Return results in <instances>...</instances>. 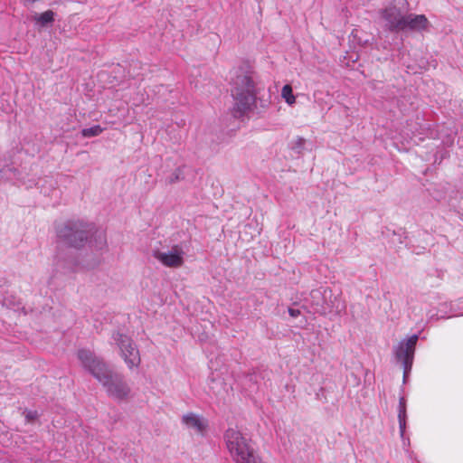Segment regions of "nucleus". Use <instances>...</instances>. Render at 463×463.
Listing matches in <instances>:
<instances>
[{
	"label": "nucleus",
	"mask_w": 463,
	"mask_h": 463,
	"mask_svg": "<svg viewBox=\"0 0 463 463\" xmlns=\"http://www.w3.org/2000/svg\"><path fill=\"white\" fill-rule=\"evenodd\" d=\"M281 96L288 105L295 103L296 99L293 95V90L290 85H285L281 90Z\"/></svg>",
	"instance_id": "dca6fc26"
},
{
	"label": "nucleus",
	"mask_w": 463,
	"mask_h": 463,
	"mask_svg": "<svg viewBox=\"0 0 463 463\" xmlns=\"http://www.w3.org/2000/svg\"><path fill=\"white\" fill-rule=\"evenodd\" d=\"M23 414L24 415L27 422H32L39 417L37 411L24 410Z\"/></svg>",
	"instance_id": "f3484780"
},
{
	"label": "nucleus",
	"mask_w": 463,
	"mask_h": 463,
	"mask_svg": "<svg viewBox=\"0 0 463 463\" xmlns=\"http://www.w3.org/2000/svg\"><path fill=\"white\" fill-rule=\"evenodd\" d=\"M90 246L95 250H102L107 245L106 234L103 231L93 230L90 232L88 241Z\"/></svg>",
	"instance_id": "9b49d317"
},
{
	"label": "nucleus",
	"mask_w": 463,
	"mask_h": 463,
	"mask_svg": "<svg viewBox=\"0 0 463 463\" xmlns=\"http://www.w3.org/2000/svg\"><path fill=\"white\" fill-rule=\"evenodd\" d=\"M105 388L108 395L114 400H127L131 393V388L123 374L111 368L99 381Z\"/></svg>",
	"instance_id": "20e7f679"
},
{
	"label": "nucleus",
	"mask_w": 463,
	"mask_h": 463,
	"mask_svg": "<svg viewBox=\"0 0 463 463\" xmlns=\"http://www.w3.org/2000/svg\"><path fill=\"white\" fill-rule=\"evenodd\" d=\"M404 25H402V32L413 31L421 32L426 30L430 24L427 17L424 14H415L406 13L404 18Z\"/></svg>",
	"instance_id": "1a4fd4ad"
},
{
	"label": "nucleus",
	"mask_w": 463,
	"mask_h": 463,
	"mask_svg": "<svg viewBox=\"0 0 463 463\" xmlns=\"http://www.w3.org/2000/svg\"><path fill=\"white\" fill-rule=\"evenodd\" d=\"M112 339L119 348L120 355L128 368L130 370L137 368L140 365L141 358L136 343L128 335L120 332L114 333Z\"/></svg>",
	"instance_id": "39448f33"
},
{
	"label": "nucleus",
	"mask_w": 463,
	"mask_h": 463,
	"mask_svg": "<svg viewBox=\"0 0 463 463\" xmlns=\"http://www.w3.org/2000/svg\"><path fill=\"white\" fill-rule=\"evenodd\" d=\"M92 225L82 221H67L57 227L58 241L69 247L80 249L89 240Z\"/></svg>",
	"instance_id": "f03ea898"
},
{
	"label": "nucleus",
	"mask_w": 463,
	"mask_h": 463,
	"mask_svg": "<svg viewBox=\"0 0 463 463\" xmlns=\"http://www.w3.org/2000/svg\"><path fill=\"white\" fill-rule=\"evenodd\" d=\"M152 255L161 264L168 268H180L184 262V251L179 245L172 246L167 251L155 250Z\"/></svg>",
	"instance_id": "6e6552de"
},
{
	"label": "nucleus",
	"mask_w": 463,
	"mask_h": 463,
	"mask_svg": "<svg viewBox=\"0 0 463 463\" xmlns=\"http://www.w3.org/2000/svg\"><path fill=\"white\" fill-rule=\"evenodd\" d=\"M41 193L44 194L45 195L50 194V193L44 188L43 184L41 186Z\"/></svg>",
	"instance_id": "4be33fe9"
},
{
	"label": "nucleus",
	"mask_w": 463,
	"mask_h": 463,
	"mask_svg": "<svg viewBox=\"0 0 463 463\" xmlns=\"http://www.w3.org/2000/svg\"><path fill=\"white\" fill-rule=\"evenodd\" d=\"M23 1H24V5H26L33 4L37 0H23Z\"/></svg>",
	"instance_id": "5701e85b"
},
{
	"label": "nucleus",
	"mask_w": 463,
	"mask_h": 463,
	"mask_svg": "<svg viewBox=\"0 0 463 463\" xmlns=\"http://www.w3.org/2000/svg\"><path fill=\"white\" fill-rule=\"evenodd\" d=\"M447 307V305H446V304H442V305L440 306V307Z\"/></svg>",
	"instance_id": "a878e982"
},
{
	"label": "nucleus",
	"mask_w": 463,
	"mask_h": 463,
	"mask_svg": "<svg viewBox=\"0 0 463 463\" xmlns=\"http://www.w3.org/2000/svg\"><path fill=\"white\" fill-rule=\"evenodd\" d=\"M34 20L44 26L54 20V13L52 10L45 11L41 14H36Z\"/></svg>",
	"instance_id": "4468645a"
},
{
	"label": "nucleus",
	"mask_w": 463,
	"mask_h": 463,
	"mask_svg": "<svg viewBox=\"0 0 463 463\" xmlns=\"http://www.w3.org/2000/svg\"><path fill=\"white\" fill-rule=\"evenodd\" d=\"M182 422L189 429L194 430L199 434H203L208 427V421L202 416L189 412L182 417Z\"/></svg>",
	"instance_id": "9d476101"
},
{
	"label": "nucleus",
	"mask_w": 463,
	"mask_h": 463,
	"mask_svg": "<svg viewBox=\"0 0 463 463\" xmlns=\"http://www.w3.org/2000/svg\"><path fill=\"white\" fill-rule=\"evenodd\" d=\"M103 132V128L99 125H95L90 128H83L81 135L84 137H92L100 135Z\"/></svg>",
	"instance_id": "2eb2a0df"
},
{
	"label": "nucleus",
	"mask_w": 463,
	"mask_h": 463,
	"mask_svg": "<svg viewBox=\"0 0 463 463\" xmlns=\"http://www.w3.org/2000/svg\"><path fill=\"white\" fill-rule=\"evenodd\" d=\"M418 340L419 335L417 334H414L411 335L409 338L402 340L394 347L395 358L397 359L398 362L402 364L403 368L404 381L411 373L414 359L415 347Z\"/></svg>",
	"instance_id": "0eeeda50"
},
{
	"label": "nucleus",
	"mask_w": 463,
	"mask_h": 463,
	"mask_svg": "<svg viewBox=\"0 0 463 463\" xmlns=\"http://www.w3.org/2000/svg\"><path fill=\"white\" fill-rule=\"evenodd\" d=\"M306 140L302 137H298L296 140L294 146H292V149L295 150L297 153L300 154L302 149L304 148Z\"/></svg>",
	"instance_id": "6ab92c4d"
},
{
	"label": "nucleus",
	"mask_w": 463,
	"mask_h": 463,
	"mask_svg": "<svg viewBox=\"0 0 463 463\" xmlns=\"http://www.w3.org/2000/svg\"><path fill=\"white\" fill-rule=\"evenodd\" d=\"M393 235H398V237H399V239H398V240H399V242H400V243H402V242H403V241H402V234H401V233H397L396 232H393Z\"/></svg>",
	"instance_id": "b1692460"
},
{
	"label": "nucleus",
	"mask_w": 463,
	"mask_h": 463,
	"mask_svg": "<svg viewBox=\"0 0 463 463\" xmlns=\"http://www.w3.org/2000/svg\"><path fill=\"white\" fill-rule=\"evenodd\" d=\"M231 84L234 101L232 113L235 118H241L252 111L256 108L257 100L263 109L269 106V100L258 98L261 87L256 72L249 65L241 66L234 71Z\"/></svg>",
	"instance_id": "f257e3e1"
},
{
	"label": "nucleus",
	"mask_w": 463,
	"mask_h": 463,
	"mask_svg": "<svg viewBox=\"0 0 463 463\" xmlns=\"http://www.w3.org/2000/svg\"><path fill=\"white\" fill-rule=\"evenodd\" d=\"M408 10L409 4L407 0H392L388 5L381 9L379 14L381 19L384 22L385 30L391 33L402 32Z\"/></svg>",
	"instance_id": "7ed1b4c3"
},
{
	"label": "nucleus",
	"mask_w": 463,
	"mask_h": 463,
	"mask_svg": "<svg viewBox=\"0 0 463 463\" xmlns=\"http://www.w3.org/2000/svg\"><path fill=\"white\" fill-rule=\"evenodd\" d=\"M181 171L180 169L175 170L167 178L166 183L172 184L180 180Z\"/></svg>",
	"instance_id": "a211bd4d"
},
{
	"label": "nucleus",
	"mask_w": 463,
	"mask_h": 463,
	"mask_svg": "<svg viewBox=\"0 0 463 463\" xmlns=\"http://www.w3.org/2000/svg\"><path fill=\"white\" fill-rule=\"evenodd\" d=\"M310 298L312 305L314 307V312L325 313V307H323V295L320 289H314L310 292Z\"/></svg>",
	"instance_id": "ddd939ff"
},
{
	"label": "nucleus",
	"mask_w": 463,
	"mask_h": 463,
	"mask_svg": "<svg viewBox=\"0 0 463 463\" xmlns=\"http://www.w3.org/2000/svg\"><path fill=\"white\" fill-rule=\"evenodd\" d=\"M253 377H254L253 375H250L248 378H249L250 381H252Z\"/></svg>",
	"instance_id": "393cba45"
},
{
	"label": "nucleus",
	"mask_w": 463,
	"mask_h": 463,
	"mask_svg": "<svg viewBox=\"0 0 463 463\" xmlns=\"http://www.w3.org/2000/svg\"><path fill=\"white\" fill-rule=\"evenodd\" d=\"M77 357L82 367L98 381L110 369L109 365L100 356H98L90 349H79Z\"/></svg>",
	"instance_id": "423d86ee"
},
{
	"label": "nucleus",
	"mask_w": 463,
	"mask_h": 463,
	"mask_svg": "<svg viewBox=\"0 0 463 463\" xmlns=\"http://www.w3.org/2000/svg\"><path fill=\"white\" fill-rule=\"evenodd\" d=\"M43 183L48 184L52 189H55L56 183L53 181V179L50 176H46L43 179Z\"/></svg>",
	"instance_id": "aec40b11"
},
{
	"label": "nucleus",
	"mask_w": 463,
	"mask_h": 463,
	"mask_svg": "<svg viewBox=\"0 0 463 463\" xmlns=\"http://www.w3.org/2000/svg\"><path fill=\"white\" fill-rule=\"evenodd\" d=\"M288 311L289 316L292 317H298L300 315V311L298 309L289 307Z\"/></svg>",
	"instance_id": "412c9836"
},
{
	"label": "nucleus",
	"mask_w": 463,
	"mask_h": 463,
	"mask_svg": "<svg viewBox=\"0 0 463 463\" xmlns=\"http://www.w3.org/2000/svg\"><path fill=\"white\" fill-rule=\"evenodd\" d=\"M406 400L404 397H401L399 400V412L398 420L401 437L403 438L406 429Z\"/></svg>",
	"instance_id": "f8f14e48"
}]
</instances>
